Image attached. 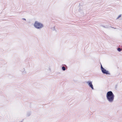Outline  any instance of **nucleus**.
<instances>
[{
  "mask_svg": "<svg viewBox=\"0 0 122 122\" xmlns=\"http://www.w3.org/2000/svg\"><path fill=\"white\" fill-rule=\"evenodd\" d=\"M107 99L110 103L113 102L114 101V95L111 91H109L107 92L106 95Z\"/></svg>",
  "mask_w": 122,
  "mask_h": 122,
  "instance_id": "obj_1",
  "label": "nucleus"
},
{
  "mask_svg": "<svg viewBox=\"0 0 122 122\" xmlns=\"http://www.w3.org/2000/svg\"><path fill=\"white\" fill-rule=\"evenodd\" d=\"M121 16V15H119L118 16V17L117 18V19H118Z\"/></svg>",
  "mask_w": 122,
  "mask_h": 122,
  "instance_id": "obj_11",
  "label": "nucleus"
},
{
  "mask_svg": "<svg viewBox=\"0 0 122 122\" xmlns=\"http://www.w3.org/2000/svg\"><path fill=\"white\" fill-rule=\"evenodd\" d=\"M51 29L53 31L56 30V29L55 28V27H53L51 28Z\"/></svg>",
  "mask_w": 122,
  "mask_h": 122,
  "instance_id": "obj_9",
  "label": "nucleus"
},
{
  "mask_svg": "<svg viewBox=\"0 0 122 122\" xmlns=\"http://www.w3.org/2000/svg\"><path fill=\"white\" fill-rule=\"evenodd\" d=\"M103 27H105L104 26H103Z\"/></svg>",
  "mask_w": 122,
  "mask_h": 122,
  "instance_id": "obj_13",
  "label": "nucleus"
},
{
  "mask_svg": "<svg viewBox=\"0 0 122 122\" xmlns=\"http://www.w3.org/2000/svg\"><path fill=\"white\" fill-rule=\"evenodd\" d=\"M45 71L46 74H50L51 72V68L50 66L46 67Z\"/></svg>",
  "mask_w": 122,
  "mask_h": 122,
  "instance_id": "obj_3",
  "label": "nucleus"
},
{
  "mask_svg": "<svg viewBox=\"0 0 122 122\" xmlns=\"http://www.w3.org/2000/svg\"><path fill=\"white\" fill-rule=\"evenodd\" d=\"M33 25L35 28L38 29H41L44 27L42 23L37 21L35 22Z\"/></svg>",
  "mask_w": 122,
  "mask_h": 122,
  "instance_id": "obj_2",
  "label": "nucleus"
},
{
  "mask_svg": "<svg viewBox=\"0 0 122 122\" xmlns=\"http://www.w3.org/2000/svg\"><path fill=\"white\" fill-rule=\"evenodd\" d=\"M22 20H25V21H26V19L24 18H23L22 19Z\"/></svg>",
  "mask_w": 122,
  "mask_h": 122,
  "instance_id": "obj_12",
  "label": "nucleus"
},
{
  "mask_svg": "<svg viewBox=\"0 0 122 122\" xmlns=\"http://www.w3.org/2000/svg\"><path fill=\"white\" fill-rule=\"evenodd\" d=\"M86 83L88 84V86L91 88L93 90L94 89L93 87L92 84V81H88L86 82Z\"/></svg>",
  "mask_w": 122,
  "mask_h": 122,
  "instance_id": "obj_5",
  "label": "nucleus"
},
{
  "mask_svg": "<svg viewBox=\"0 0 122 122\" xmlns=\"http://www.w3.org/2000/svg\"><path fill=\"white\" fill-rule=\"evenodd\" d=\"M117 51H121V49L120 48H118L117 49Z\"/></svg>",
  "mask_w": 122,
  "mask_h": 122,
  "instance_id": "obj_10",
  "label": "nucleus"
},
{
  "mask_svg": "<svg viewBox=\"0 0 122 122\" xmlns=\"http://www.w3.org/2000/svg\"><path fill=\"white\" fill-rule=\"evenodd\" d=\"M31 114V113L30 112H28L27 113V117H29L30 115Z\"/></svg>",
  "mask_w": 122,
  "mask_h": 122,
  "instance_id": "obj_7",
  "label": "nucleus"
},
{
  "mask_svg": "<svg viewBox=\"0 0 122 122\" xmlns=\"http://www.w3.org/2000/svg\"><path fill=\"white\" fill-rule=\"evenodd\" d=\"M21 71L22 74L25 75L27 74V71L24 68L21 70Z\"/></svg>",
  "mask_w": 122,
  "mask_h": 122,
  "instance_id": "obj_6",
  "label": "nucleus"
},
{
  "mask_svg": "<svg viewBox=\"0 0 122 122\" xmlns=\"http://www.w3.org/2000/svg\"><path fill=\"white\" fill-rule=\"evenodd\" d=\"M62 70L64 71L66 69L65 67L64 66H63L62 67Z\"/></svg>",
  "mask_w": 122,
  "mask_h": 122,
  "instance_id": "obj_8",
  "label": "nucleus"
},
{
  "mask_svg": "<svg viewBox=\"0 0 122 122\" xmlns=\"http://www.w3.org/2000/svg\"><path fill=\"white\" fill-rule=\"evenodd\" d=\"M101 68L103 74H106L107 75L110 74V72L106 70L104 68L102 67V65H101Z\"/></svg>",
  "mask_w": 122,
  "mask_h": 122,
  "instance_id": "obj_4",
  "label": "nucleus"
}]
</instances>
